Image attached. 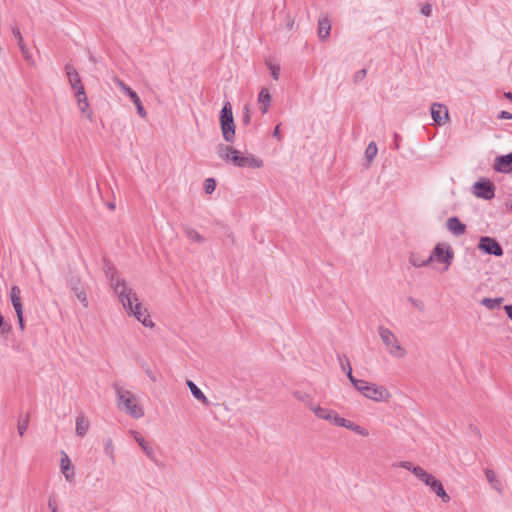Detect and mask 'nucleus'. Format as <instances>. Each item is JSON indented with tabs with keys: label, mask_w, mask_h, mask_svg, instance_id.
I'll use <instances>...</instances> for the list:
<instances>
[{
	"label": "nucleus",
	"mask_w": 512,
	"mask_h": 512,
	"mask_svg": "<svg viewBox=\"0 0 512 512\" xmlns=\"http://www.w3.org/2000/svg\"><path fill=\"white\" fill-rule=\"evenodd\" d=\"M65 70H66V74L68 77V81H69L72 89L74 90V92L83 90L84 87L82 85L81 78H80L77 70L74 68V66L71 64H66Z\"/></svg>",
	"instance_id": "ddd939ff"
},
{
	"label": "nucleus",
	"mask_w": 512,
	"mask_h": 512,
	"mask_svg": "<svg viewBox=\"0 0 512 512\" xmlns=\"http://www.w3.org/2000/svg\"><path fill=\"white\" fill-rule=\"evenodd\" d=\"M379 336L386 347L388 353L395 358H403L407 354L404 346L400 344L396 335L384 326L378 327Z\"/></svg>",
	"instance_id": "7ed1b4c3"
},
{
	"label": "nucleus",
	"mask_w": 512,
	"mask_h": 512,
	"mask_svg": "<svg viewBox=\"0 0 512 512\" xmlns=\"http://www.w3.org/2000/svg\"><path fill=\"white\" fill-rule=\"evenodd\" d=\"M147 375L149 376V378L152 380V381H156V376L154 375V373L151 371V370H147L146 371Z\"/></svg>",
	"instance_id": "4d7b16f0"
},
{
	"label": "nucleus",
	"mask_w": 512,
	"mask_h": 512,
	"mask_svg": "<svg viewBox=\"0 0 512 512\" xmlns=\"http://www.w3.org/2000/svg\"><path fill=\"white\" fill-rule=\"evenodd\" d=\"M116 83L118 84V86L120 87V89L127 95L129 96V92H133L134 90L131 89L128 85H126L123 81L117 79L116 80Z\"/></svg>",
	"instance_id": "a18cd8bd"
},
{
	"label": "nucleus",
	"mask_w": 512,
	"mask_h": 512,
	"mask_svg": "<svg viewBox=\"0 0 512 512\" xmlns=\"http://www.w3.org/2000/svg\"><path fill=\"white\" fill-rule=\"evenodd\" d=\"M184 233H185L186 237L189 240H191V241H195V242H198V243H203L205 241V238L202 235H200L198 233V231H196L192 227L185 226L184 227Z\"/></svg>",
	"instance_id": "2f4dec72"
},
{
	"label": "nucleus",
	"mask_w": 512,
	"mask_h": 512,
	"mask_svg": "<svg viewBox=\"0 0 512 512\" xmlns=\"http://www.w3.org/2000/svg\"><path fill=\"white\" fill-rule=\"evenodd\" d=\"M186 385L189 387L191 394L195 399L200 401L204 405H209V400L205 396V394L201 391V389L191 380L186 381Z\"/></svg>",
	"instance_id": "bb28decb"
},
{
	"label": "nucleus",
	"mask_w": 512,
	"mask_h": 512,
	"mask_svg": "<svg viewBox=\"0 0 512 512\" xmlns=\"http://www.w3.org/2000/svg\"><path fill=\"white\" fill-rule=\"evenodd\" d=\"M220 127L224 140L233 143L235 140V123L232 106L229 101L223 104L220 111Z\"/></svg>",
	"instance_id": "20e7f679"
},
{
	"label": "nucleus",
	"mask_w": 512,
	"mask_h": 512,
	"mask_svg": "<svg viewBox=\"0 0 512 512\" xmlns=\"http://www.w3.org/2000/svg\"><path fill=\"white\" fill-rule=\"evenodd\" d=\"M430 111L432 119L437 125H444L449 118L447 107L441 103H433Z\"/></svg>",
	"instance_id": "9b49d317"
},
{
	"label": "nucleus",
	"mask_w": 512,
	"mask_h": 512,
	"mask_svg": "<svg viewBox=\"0 0 512 512\" xmlns=\"http://www.w3.org/2000/svg\"><path fill=\"white\" fill-rule=\"evenodd\" d=\"M29 419V414H26L25 416H19L17 430L20 436H23L27 431L29 426Z\"/></svg>",
	"instance_id": "f704fd0d"
},
{
	"label": "nucleus",
	"mask_w": 512,
	"mask_h": 512,
	"mask_svg": "<svg viewBox=\"0 0 512 512\" xmlns=\"http://www.w3.org/2000/svg\"><path fill=\"white\" fill-rule=\"evenodd\" d=\"M268 69L271 72V76L274 80H278L280 76V67L273 65L270 61L266 63Z\"/></svg>",
	"instance_id": "ea45409f"
},
{
	"label": "nucleus",
	"mask_w": 512,
	"mask_h": 512,
	"mask_svg": "<svg viewBox=\"0 0 512 512\" xmlns=\"http://www.w3.org/2000/svg\"><path fill=\"white\" fill-rule=\"evenodd\" d=\"M216 181L213 178H208L205 180L204 189L207 194H211L215 191Z\"/></svg>",
	"instance_id": "58836bf2"
},
{
	"label": "nucleus",
	"mask_w": 512,
	"mask_h": 512,
	"mask_svg": "<svg viewBox=\"0 0 512 512\" xmlns=\"http://www.w3.org/2000/svg\"><path fill=\"white\" fill-rule=\"evenodd\" d=\"M504 310H505L507 316L512 320V304L505 305Z\"/></svg>",
	"instance_id": "864d4df0"
},
{
	"label": "nucleus",
	"mask_w": 512,
	"mask_h": 512,
	"mask_svg": "<svg viewBox=\"0 0 512 512\" xmlns=\"http://www.w3.org/2000/svg\"><path fill=\"white\" fill-rule=\"evenodd\" d=\"M431 262H432L431 257H429V256L424 257L420 253H417V252H412L409 255V263L416 268L426 267Z\"/></svg>",
	"instance_id": "4be33fe9"
},
{
	"label": "nucleus",
	"mask_w": 512,
	"mask_h": 512,
	"mask_svg": "<svg viewBox=\"0 0 512 512\" xmlns=\"http://www.w3.org/2000/svg\"><path fill=\"white\" fill-rule=\"evenodd\" d=\"M377 152H378V148H377V145L375 142H370L366 149H365V153H364V156H365V159L368 163H371L376 155H377Z\"/></svg>",
	"instance_id": "72a5a7b5"
},
{
	"label": "nucleus",
	"mask_w": 512,
	"mask_h": 512,
	"mask_svg": "<svg viewBox=\"0 0 512 512\" xmlns=\"http://www.w3.org/2000/svg\"><path fill=\"white\" fill-rule=\"evenodd\" d=\"M236 167H251V168H261L263 166V161L261 159L255 158L254 156H243L240 155V152L236 150V153H233L230 161Z\"/></svg>",
	"instance_id": "6e6552de"
},
{
	"label": "nucleus",
	"mask_w": 512,
	"mask_h": 512,
	"mask_svg": "<svg viewBox=\"0 0 512 512\" xmlns=\"http://www.w3.org/2000/svg\"><path fill=\"white\" fill-rule=\"evenodd\" d=\"M0 331H1V333L10 331V326L4 324V319L1 314H0Z\"/></svg>",
	"instance_id": "09e8293b"
},
{
	"label": "nucleus",
	"mask_w": 512,
	"mask_h": 512,
	"mask_svg": "<svg viewBox=\"0 0 512 512\" xmlns=\"http://www.w3.org/2000/svg\"><path fill=\"white\" fill-rule=\"evenodd\" d=\"M399 467L401 468H404V469H407L409 471L412 472V468H415L416 466H414L411 462L409 461H402L399 463Z\"/></svg>",
	"instance_id": "de8ad7c7"
},
{
	"label": "nucleus",
	"mask_w": 512,
	"mask_h": 512,
	"mask_svg": "<svg viewBox=\"0 0 512 512\" xmlns=\"http://www.w3.org/2000/svg\"><path fill=\"white\" fill-rule=\"evenodd\" d=\"M446 227L455 236H461L466 231L465 224H463L456 216L447 220Z\"/></svg>",
	"instance_id": "f3484780"
},
{
	"label": "nucleus",
	"mask_w": 512,
	"mask_h": 512,
	"mask_svg": "<svg viewBox=\"0 0 512 512\" xmlns=\"http://www.w3.org/2000/svg\"><path fill=\"white\" fill-rule=\"evenodd\" d=\"M12 33H13V35H14L15 39H16V40H17V42H18V46H19V48H20L21 46H24L25 44H24V41H23L22 34H21V32H20V29H19L17 26L13 27V29H12Z\"/></svg>",
	"instance_id": "a19ab883"
},
{
	"label": "nucleus",
	"mask_w": 512,
	"mask_h": 512,
	"mask_svg": "<svg viewBox=\"0 0 512 512\" xmlns=\"http://www.w3.org/2000/svg\"><path fill=\"white\" fill-rule=\"evenodd\" d=\"M60 468L61 472L63 473L67 481H71L74 478V472L71 471V461L67 454L65 453L64 456L61 458Z\"/></svg>",
	"instance_id": "cd10ccee"
},
{
	"label": "nucleus",
	"mask_w": 512,
	"mask_h": 512,
	"mask_svg": "<svg viewBox=\"0 0 512 512\" xmlns=\"http://www.w3.org/2000/svg\"><path fill=\"white\" fill-rule=\"evenodd\" d=\"M293 396L300 402H302L307 408H309L312 412L313 409L317 406L314 404L313 397L310 393L301 391V390H295L293 392Z\"/></svg>",
	"instance_id": "393cba45"
},
{
	"label": "nucleus",
	"mask_w": 512,
	"mask_h": 512,
	"mask_svg": "<svg viewBox=\"0 0 512 512\" xmlns=\"http://www.w3.org/2000/svg\"><path fill=\"white\" fill-rule=\"evenodd\" d=\"M394 137H395V143H394L395 149H399V143H398L399 136H398V134H395Z\"/></svg>",
	"instance_id": "13d9d810"
},
{
	"label": "nucleus",
	"mask_w": 512,
	"mask_h": 512,
	"mask_svg": "<svg viewBox=\"0 0 512 512\" xmlns=\"http://www.w3.org/2000/svg\"><path fill=\"white\" fill-rule=\"evenodd\" d=\"M104 272L109 279L111 288L119 302L122 303L126 312L129 315H133L145 327H154L148 310L139 301L136 292L118 275L116 268L110 264H106Z\"/></svg>",
	"instance_id": "f257e3e1"
},
{
	"label": "nucleus",
	"mask_w": 512,
	"mask_h": 512,
	"mask_svg": "<svg viewBox=\"0 0 512 512\" xmlns=\"http://www.w3.org/2000/svg\"><path fill=\"white\" fill-rule=\"evenodd\" d=\"M75 425V433L78 437H84L90 427V423L83 413L76 417Z\"/></svg>",
	"instance_id": "a211bd4d"
},
{
	"label": "nucleus",
	"mask_w": 512,
	"mask_h": 512,
	"mask_svg": "<svg viewBox=\"0 0 512 512\" xmlns=\"http://www.w3.org/2000/svg\"><path fill=\"white\" fill-rule=\"evenodd\" d=\"M412 303H413V305L416 308H418L420 310H423V303L421 301H419V300H412Z\"/></svg>",
	"instance_id": "5fc2aeb1"
},
{
	"label": "nucleus",
	"mask_w": 512,
	"mask_h": 512,
	"mask_svg": "<svg viewBox=\"0 0 512 512\" xmlns=\"http://www.w3.org/2000/svg\"><path fill=\"white\" fill-rule=\"evenodd\" d=\"M108 207H109L110 209H114V208H115V204H114V203H109V204H108Z\"/></svg>",
	"instance_id": "052dcab7"
},
{
	"label": "nucleus",
	"mask_w": 512,
	"mask_h": 512,
	"mask_svg": "<svg viewBox=\"0 0 512 512\" xmlns=\"http://www.w3.org/2000/svg\"><path fill=\"white\" fill-rule=\"evenodd\" d=\"M114 445L111 438H107L104 440V452L106 456L110 459L112 464L116 463L115 453H114Z\"/></svg>",
	"instance_id": "473e14b6"
},
{
	"label": "nucleus",
	"mask_w": 512,
	"mask_h": 512,
	"mask_svg": "<svg viewBox=\"0 0 512 512\" xmlns=\"http://www.w3.org/2000/svg\"><path fill=\"white\" fill-rule=\"evenodd\" d=\"M331 23L327 16L320 17L318 20V36L321 40H325L330 36Z\"/></svg>",
	"instance_id": "412c9836"
},
{
	"label": "nucleus",
	"mask_w": 512,
	"mask_h": 512,
	"mask_svg": "<svg viewBox=\"0 0 512 512\" xmlns=\"http://www.w3.org/2000/svg\"><path fill=\"white\" fill-rule=\"evenodd\" d=\"M69 288L75 293L76 298L83 304L86 308L89 303L87 300L86 292L80 285V279L78 277H71L68 282Z\"/></svg>",
	"instance_id": "f8f14e48"
},
{
	"label": "nucleus",
	"mask_w": 512,
	"mask_h": 512,
	"mask_svg": "<svg viewBox=\"0 0 512 512\" xmlns=\"http://www.w3.org/2000/svg\"><path fill=\"white\" fill-rule=\"evenodd\" d=\"M337 358H338V361L340 363L342 370L347 373V362L350 363L349 359L344 354H338Z\"/></svg>",
	"instance_id": "37998d69"
},
{
	"label": "nucleus",
	"mask_w": 512,
	"mask_h": 512,
	"mask_svg": "<svg viewBox=\"0 0 512 512\" xmlns=\"http://www.w3.org/2000/svg\"><path fill=\"white\" fill-rule=\"evenodd\" d=\"M484 472H485L486 479L490 483L492 488L495 489L497 492H499L501 494L502 493V484L498 480L495 472L493 470H491V469H488V468H486L484 470Z\"/></svg>",
	"instance_id": "c756f323"
},
{
	"label": "nucleus",
	"mask_w": 512,
	"mask_h": 512,
	"mask_svg": "<svg viewBox=\"0 0 512 512\" xmlns=\"http://www.w3.org/2000/svg\"><path fill=\"white\" fill-rule=\"evenodd\" d=\"M412 473L422 482H427L429 480V477L431 474L426 472L422 467L416 466L415 468H412Z\"/></svg>",
	"instance_id": "e433bc0d"
},
{
	"label": "nucleus",
	"mask_w": 512,
	"mask_h": 512,
	"mask_svg": "<svg viewBox=\"0 0 512 512\" xmlns=\"http://www.w3.org/2000/svg\"><path fill=\"white\" fill-rule=\"evenodd\" d=\"M10 300L16 315L21 316L22 303H21V289L18 286H12L10 291Z\"/></svg>",
	"instance_id": "aec40b11"
},
{
	"label": "nucleus",
	"mask_w": 512,
	"mask_h": 512,
	"mask_svg": "<svg viewBox=\"0 0 512 512\" xmlns=\"http://www.w3.org/2000/svg\"><path fill=\"white\" fill-rule=\"evenodd\" d=\"M347 377L355 389L358 390L363 396H365V393H367V390L372 383L355 378L352 374V367L349 362H347Z\"/></svg>",
	"instance_id": "2eb2a0df"
},
{
	"label": "nucleus",
	"mask_w": 512,
	"mask_h": 512,
	"mask_svg": "<svg viewBox=\"0 0 512 512\" xmlns=\"http://www.w3.org/2000/svg\"><path fill=\"white\" fill-rule=\"evenodd\" d=\"M258 102L261 105L260 110L262 114H266L269 111L270 103H271V95L269 90L263 87L258 95Z\"/></svg>",
	"instance_id": "a878e982"
},
{
	"label": "nucleus",
	"mask_w": 512,
	"mask_h": 512,
	"mask_svg": "<svg viewBox=\"0 0 512 512\" xmlns=\"http://www.w3.org/2000/svg\"><path fill=\"white\" fill-rule=\"evenodd\" d=\"M502 300V298H483L481 304L490 310H494L500 307Z\"/></svg>",
	"instance_id": "c9c22d12"
},
{
	"label": "nucleus",
	"mask_w": 512,
	"mask_h": 512,
	"mask_svg": "<svg viewBox=\"0 0 512 512\" xmlns=\"http://www.w3.org/2000/svg\"><path fill=\"white\" fill-rule=\"evenodd\" d=\"M273 137L277 138L279 141L282 140V135L280 131V124L277 125L272 133Z\"/></svg>",
	"instance_id": "3c124183"
},
{
	"label": "nucleus",
	"mask_w": 512,
	"mask_h": 512,
	"mask_svg": "<svg viewBox=\"0 0 512 512\" xmlns=\"http://www.w3.org/2000/svg\"><path fill=\"white\" fill-rule=\"evenodd\" d=\"M117 397V406L120 410H124L133 418L139 419L144 416L143 408L138 404L136 395L124 389L119 384L113 385Z\"/></svg>",
	"instance_id": "f03ea898"
},
{
	"label": "nucleus",
	"mask_w": 512,
	"mask_h": 512,
	"mask_svg": "<svg viewBox=\"0 0 512 512\" xmlns=\"http://www.w3.org/2000/svg\"><path fill=\"white\" fill-rule=\"evenodd\" d=\"M132 435L136 442L140 445L145 454L150 458L154 459V450L149 442L145 440V438L137 431H133Z\"/></svg>",
	"instance_id": "b1692460"
},
{
	"label": "nucleus",
	"mask_w": 512,
	"mask_h": 512,
	"mask_svg": "<svg viewBox=\"0 0 512 512\" xmlns=\"http://www.w3.org/2000/svg\"><path fill=\"white\" fill-rule=\"evenodd\" d=\"M425 484L429 486L431 490L442 499L443 502L450 501V496L444 490L442 483L439 480L435 479L433 475L429 477V480H427Z\"/></svg>",
	"instance_id": "4468645a"
},
{
	"label": "nucleus",
	"mask_w": 512,
	"mask_h": 512,
	"mask_svg": "<svg viewBox=\"0 0 512 512\" xmlns=\"http://www.w3.org/2000/svg\"><path fill=\"white\" fill-rule=\"evenodd\" d=\"M217 153L222 160L230 162L231 156L233 153H236V149L233 146L219 144L217 147Z\"/></svg>",
	"instance_id": "c85d7f7f"
},
{
	"label": "nucleus",
	"mask_w": 512,
	"mask_h": 512,
	"mask_svg": "<svg viewBox=\"0 0 512 512\" xmlns=\"http://www.w3.org/2000/svg\"><path fill=\"white\" fill-rule=\"evenodd\" d=\"M429 257L432 258V262L436 261L444 263V270L446 271L452 263L454 252L450 246L445 245L444 243H438L429 254Z\"/></svg>",
	"instance_id": "39448f33"
},
{
	"label": "nucleus",
	"mask_w": 512,
	"mask_h": 512,
	"mask_svg": "<svg viewBox=\"0 0 512 512\" xmlns=\"http://www.w3.org/2000/svg\"><path fill=\"white\" fill-rule=\"evenodd\" d=\"M474 194L478 198L491 200L495 196V188L490 180L483 179L474 183Z\"/></svg>",
	"instance_id": "423d86ee"
},
{
	"label": "nucleus",
	"mask_w": 512,
	"mask_h": 512,
	"mask_svg": "<svg viewBox=\"0 0 512 512\" xmlns=\"http://www.w3.org/2000/svg\"><path fill=\"white\" fill-rule=\"evenodd\" d=\"M421 13L424 15V16H430L431 13H432V7L430 4H425L422 6L421 8Z\"/></svg>",
	"instance_id": "49530a36"
},
{
	"label": "nucleus",
	"mask_w": 512,
	"mask_h": 512,
	"mask_svg": "<svg viewBox=\"0 0 512 512\" xmlns=\"http://www.w3.org/2000/svg\"><path fill=\"white\" fill-rule=\"evenodd\" d=\"M242 122L244 125H249L251 122V109L248 104L243 107Z\"/></svg>",
	"instance_id": "4c0bfd02"
},
{
	"label": "nucleus",
	"mask_w": 512,
	"mask_h": 512,
	"mask_svg": "<svg viewBox=\"0 0 512 512\" xmlns=\"http://www.w3.org/2000/svg\"><path fill=\"white\" fill-rule=\"evenodd\" d=\"M20 50H21V53L23 55V57L29 62L30 65H33L34 64V61L30 55V53L28 52V49L26 48V46H21L20 47Z\"/></svg>",
	"instance_id": "c03bdc74"
},
{
	"label": "nucleus",
	"mask_w": 512,
	"mask_h": 512,
	"mask_svg": "<svg viewBox=\"0 0 512 512\" xmlns=\"http://www.w3.org/2000/svg\"><path fill=\"white\" fill-rule=\"evenodd\" d=\"M338 426L340 427H345L363 437H366L369 435V432L366 428L364 427H361L355 423H353L352 421L350 420H346L345 418L341 417L339 423H338Z\"/></svg>",
	"instance_id": "5701e85b"
},
{
	"label": "nucleus",
	"mask_w": 512,
	"mask_h": 512,
	"mask_svg": "<svg viewBox=\"0 0 512 512\" xmlns=\"http://www.w3.org/2000/svg\"><path fill=\"white\" fill-rule=\"evenodd\" d=\"M364 397L376 402H385L390 399L391 394L389 390L384 386H379L372 383Z\"/></svg>",
	"instance_id": "1a4fd4ad"
},
{
	"label": "nucleus",
	"mask_w": 512,
	"mask_h": 512,
	"mask_svg": "<svg viewBox=\"0 0 512 512\" xmlns=\"http://www.w3.org/2000/svg\"><path fill=\"white\" fill-rule=\"evenodd\" d=\"M17 318H18L20 328L23 330L24 329L23 310H21V316L17 315Z\"/></svg>",
	"instance_id": "6e6d98bb"
},
{
	"label": "nucleus",
	"mask_w": 512,
	"mask_h": 512,
	"mask_svg": "<svg viewBox=\"0 0 512 512\" xmlns=\"http://www.w3.org/2000/svg\"><path fill=\"white\" fill-rule=\"evenodd\" d=\"M505 97L512 100V93L511 92L505 93Z\"/></svg>",
	"instance_id": "bf43d9fd"
},
{
	"label": "nucleus",
	"mask_w": 512,
	"mask_h": 512,
	"mask_svg": "<svg viewBox=\"0 0 512 512\" xmlns=\"http://www.w3.org/2000/svg\"><path fill=\"white\" fill-rule=\"evenodd\" d=\"M48 506L51 509V512H57V506H56V502L54 499L50 498L48 500Z\"/></svg>",
	"instance_id": "603ef678"
},
{
	"label": "nucleus",
	"mask_w": 512,
	"mask_h": 512,
	"mask_svg": "<svg viewBox=\"0 0 512 512\" xmlns=\"http://www.w3.org/2000/svg\"><path fill=\"white\" fill-rule=\"evenodd\" d=\"M130 100L134 103V105L136 106L137 108V113L138 115L141 117V118H145L147 113H146V110L144 109L143 105H142V102H141V99L140 97L138 96V94L133 91V92H129V96Z\"/></svg>",
	"instance_id": "7c9ffc66"
},
{
	"label": "nucleus",
	"mask_w": 512,
	"mask_h": 512,
	"mask_svg": "<svg viewBox=\"0 0 512 512\" xmlns=\"http://www.w3.org/2000/svg\"><path fill=\"white\" fill-rule=\"evenodd\" d=\"M367 75V70L365 68L358 70L354 75V83H360Z\"/></svg>",
	"instance_id": "79ce46f5"
},
{
	"label": "nucleus",
	"mask_w": 512,
	"mask_h": 512,
	"mask_svg": "<svg viewBox=\"0 0 512 512\" xmlns=\"http://www.w3.org/2000/svg\"><path fill=\"white\" fill-rule=\"evenodd\" d=\"M494 169L501 173L512 172V152L496 158Z\"/></svg>",
	"instance_id": "dca6fc26"
},
{
	"label": "nucleus",
	"mask_w": 512,
	"mask_h": 512,
	"mask_svg": "<svg viewBox=\"0 0 512 512\" xmlns=\"http://www.w3.org/2000/svg\"><path fill=\"white\" fill-rule=\"evenodd\" d=\"M313 413L317 418L326 420L335 426H338L341 419V416L336 411L330 408L321 407L320 405H317L315 409H313Z\"/></svg>",
	"instance_id": "9d476101"
},
{
	"label": "nucleus",
	"mask_w": 512,
	"mask_h": 512,
	"mask_svg": "<svg viewBox=\"0 0 512 512\" xmlns=\"http://www.w3.org/2000/svg\"><path fill=\"white\" fill-rule=\"evenodd\" d=\"M75 93V97H76V100H77V106L79 108V110L83 113V114H86L87 117H91V111L88 110V107H89V102H88V98L86 96V93H85V89L83 90H79L77 92H74Z\"/></svg>",
	"instance_id": "6ab92c4d"
},
{
	"label": "nucleus",
	"mask_w": 512,
	"mask_h": 512,
	"mask_svg": "<svg viewBox=\"0 0 512 512\" xmlns=\"http://www.w3.org/2000/svg\"><path fill=\"white\" fill-rule=\"evenodd\" d=\"M478 248L488 255L497 257L503 255V249L501 245L494 238L489 236H483L480 238Z\"/></svg>",
	"instance_id": "0eeeda50"
},
{
	"label": "nucleus",
	"mask_w": 512,
	"mask_h": 512,
	"mask_svg": "<svg viewBox=\"0 0 512 512\" xmlns=\"http://www.w3.org/2000/svg\"><path fill=\"white\" fill-rule=\"evenodd\" d=\"M499 119H505V120H510L512 119V113L508 112V111H501L499 116H498Z\"/></svg>",
	"instance_id": "8fccbe9b"
}]
</instances>
